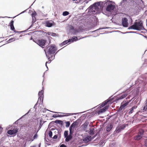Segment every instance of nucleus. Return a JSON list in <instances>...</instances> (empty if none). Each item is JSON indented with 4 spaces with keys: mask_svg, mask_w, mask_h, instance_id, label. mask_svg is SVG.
Segmentation results:
<instances>
[{
    "mask_svg": "<svg viewBox=\"0 0 147 147\" xmlns=\"http://www.w3.org/2000/svg\"><path fill=\"white\" fill-rule=\"evenodd\" d=\"M147 83V73L142 75L137 81L136 82V84L138 83V85H145Z\"/></svg>",
    "mask_w": 147,
    "mask_h": 147,
    "instance_id": "nucleus-4",
    "label": "nucleus"
},
{
    "mask_svg": "<svg viewBox=\"0 0 147 147\" xmlns=\"http://www.w3.org/2000/svg\"><path fill=\"white\" fill-rule=\"evenodd\" d=\"M69 14V12L67 11H65L63 12L62 15L63 16H65L68 15Z\"/></svg>",
    "mask_w": 147,
    "mask_h": 147,
    "instance_id": "nucleus-36",
    "label": "nucleus"
},
{
    "mask_svg": "<svg viewBox=\"0 0 147 147\" xmlns=\"http://www.w3.org/2000/svg\"><path fill=\"white\" fill-rule=\"evenodd\" d=\"M19 39L18 38L17 39H16V40H18ZM16 40V38H11L9 39L7 41L8 43L10 42L13 41H14Z\"/></svg>",
    "mask_w": 147,
    "mask_h": 147,
    "instance_id": "nucleus-29",
    "label": "nucleus"
},
{
    "mask_svg": "<svg viewBox=\"0 0 147 147\" xmlns=\"http://www.w3.org/2000/svg\"><path fill=\"white\" fill-rule=\"evenodd\" d=\"M18 129L17 127H14L12 129L8 130L7 133L10 135H16L18 132Z\"/></svg>",
    "mask_w": 147,
    "mask_h": 147,
    "instance_id": "nucleus-8",
    "label": "nucleus"
},
{
    "mask_svg": "<svg viewBox=\"0 0 147 147\" xmlns=\"http://www.w3.org/2000/svg\"><path fill=\"white\" fill-rule=\"evenodd\" d=\"M31 110L30 109L29 110V111L27 113H26L24 115H23V116H22V117L21 118H20L19 119H18L17 121H16L14 123V124H18V121H19V120H20L22 118H23L24 117V116L27 115V114H28V113H29V112Z\"/></svg>",
    "mask_w": 147,
    "mask_h": 147,
    "instance_id": "nucleus-24",
    "label": "nucleus"
},
{
    "mask_svg": "<svg viewBox=\"0 0 147 147\" xmlns=\"http://www.w3.org/2000/svg\"><path fill=\"white\" fill-rule=\"evenodd\" d=\"M102 1L97 2L91 5L87 9L88 12L95 14L100 12L102 8Z\"/></svg>",
    "mask_w": 147,
    "mask_h": 147,
    "instance_id": "nucleus-1",
    "label": "nucleus"
},
{
    "mask_svg": "<svg viewBox=\"0 0 147 147\" xmlns=\"http://www.w3.org/2000/svg\"><path fill=\"white\" fill-rule=\"evenodd\" d=\"M48 34L49 35H51L53 36H57V34L56 33L53 32H49Z\"/></svg>",
    "mask_w": 147,
    "mask_h": 147,
    "instance_id": "nucleus-38",
    "label": "nucleus"
},
{
    "mask_svg": "<svg viewBox=\"0 0 147 147\" xmlns=\"http://www.w3.org/2000/svg\"><path fill=\"white\" fill-rule=\"evenodd\" d=\"M88 36H86L85 37H82V38H79V40L81 39V38H86V37H88Z\"/></svg>",
    "mask_w": 147,
    "mask_h": 147,
    "instance_id": "nucleus-63",
    "label": "nucleus"
},
{
    "mask_svg": "<svg viewBox=\"0 0 147 147\" xmlns=\"http://www.w3.org/2000/svg\"><path fill=\"white\" fill-rule=\"evenodd\" d=\"M110 101V100H106L99 107L100 108L103 107L105 106L107 103Z\"/></svg>",
    "mask_w": 147,
    "mask_h": 147,
    "instance_id": "nucleus-20",
    "label": "nucleus"
},
{
    "mask_svg": "<svg viewBox=\"0 0 147 147\" xmlns=\"http://www.w3.org/2000/svg\"><path fill=\"white\" fill-rule=\"evenodd\" d=\"M3 130V128L0 126V133Z\"/></svg>",
    "mask_w": 147,
    "mask_h": 147,
    "instance_id": "nucleus-55",
    "label": "nucleus"
},
{
    "mask_svg": "<svg viewBox=\"0 0 147 147\" xmlns=\"http://www.w3.org/2000/svg\"><path fill=\"white\" fill-rule=\"evenodd\" d=\"M37 133V132H36V134H35L34 135L33 137V139H35L37 138V136H38Z\"/></svg>",
    "mask_w": 147,
    "mask_h": 147,
    "instance_id": "nucleus-47",
    "label": "nucleus"
},
{
    "mask_svg": "<svg viewBox=\"0 0 147 147\" xmlns=\"http://www.w3.org/2000/svg\"><path fill=\"white\" fill-rule=\"evenodd\" d=\"M69 136H71L72 138H73V136L72 134L73 133H74V130H73L71 129H69Z\"/></svg>",
    "mask_w": 147,
    "mask_h": 147,
    "instance_id": "nucleus-33",
    "label": "nucleus"
},
{
    "mask_svg": "<svg viewBox=\"0 0 147 147\" xmlns=\"http://www.w3.org/2000/svg\"><path fill=\"white\" fill-rule=\"evenodd\" d=\"M14 21L13 20H11L9 24V26H10V28L11 30H15V28L13 26Z\"/></svg>",
    "mask_w": 147,
    "mask_h": 147,
    "instance_id": "nucleus-15",
    "label": "nucleus"
},
{
    "mask_svg": "<svg viewBox=\"0 0 147 147\" xmlns=\"http://www.w3.org/2000/svg\"><path fill=\"white\" fill-rule=\"evenodd\" d=\"M128 33H136V32H135L134 31H130L129 32H127Z\"/></svg>",
    "mask_w": 147,
    "mask_h": 147,
    "instance_id": "nucleus-61",
    "label": "nucleus"
},
{
    "mask_svg": "<svg viewBox=\"0 0 147 147\" xmlns=\"http://www.w3.org/2000/svg\"><path fill=\"white\" fill-rule=\"evenodd\" d=\"M57 50V49L55 45H52L45 50L46 55L48 59H51L52 60H53L54 59L55 55L60 50L58 51L54 55V54Z\"/></svg>",
    "mask_w": 147,
    "mask_h": 147,
    "instance_id": "nucleus-2",
    "label": "nucleus"
},
{
    "mask_svg": "<svg viewBox=\"0 0 147 147\" xmlns=\"http://www.w3.org/2000/svg\"><path fill=\"white\" fill-rule=\"evenodd\" d=\"M109 107L106 106L103 108L100 109L98 111V113H101L105 112L108 109Z\"/></svg>",
    "mask_w": 147,
    "mask_h": 147,
    "instance_id": "nucleus-13",
    "label": "nucleus"
},
{
    "mask_svg": "<svg viewBox=\"0 0 147 147\" xmlns=\"http://www.w3.org/2000/svg\"><path fill=\"white\" fill-rule=\"evenodd\" d=\"M120 127L121 128V129H123L126 126L124 124H123L121 126H120Z\"/></svg>",
    "mask_w": 147,
    "mask_h": 147,
    "instance_id": "nucleus-46",
    "label": "nucleus"
},
{
    "mask_svg": "<svg viewBox=\"0 0 147 147\" xmlns=\"http://www.w3.org/2000/svg\"><path fill=\"white\" fill-rule=\"evenodd\" d=\"M120 126L117 127L116 128L115 131L116 133H118L122 130Z\"/></svg>",
    "mask_w": 147,
    "mask_h": 147,
    "instance_id": "nucleus-30",
    "label": "nucleus"
},
{
    "mask_svg": "<svg viewBox=\"0 0 147 147\" xmlns=\"http://www.w3.org/2000/svg\"><path fill=\"white\" fill-rule=\"evenodd\" d=\"M89 124V123L88 122L86 121L83 124V126L84 128H86L88 124Z\"/></svg>",
    "mask_w": 147,
    "mask_h": 147,
    "instance_id": "nucleus-35",
    "label": "nucleus"
},
{
    "mask_svg": "<svg viewBox=\"0 0 147 147\" xmlns=\"http://www.w3.org/2000/svg\"><path fill=\"white\" fill-rule=\"evenodd\" d=\"M128 0H123L121 1L120 3V5L122 6H124L127 3V1ZM131 0H129L130 1H131Z\"/></svg>",
    "mask_w": 147,
    "mask_h": 147,
    "instance_id": "nucleus-23",
    "label": "nucleus"
},
{
    "mask_svg": "<svg viewBox=\"0 0 147 147\" xmlns=\"http://www.w3.org/2000/svg\"><path fill=\"white\" fill-rule=\"evenodd\" d=\"M79 125V122L77 120L75 122H74L70 125L69 127V129L74 130V128L76 126H78Z\"/></svg>",
    "mask_w": 147,
    "mask_h": 147,
    "instance_id": "nucleus-10",
    "label": "nucleus"
},
{
    "mask_svg": "<svg viewBox=\"0 0 147 147\" xmlns=\"http://www.w3.org/2000/svg\"><path fill=\"white\" fill-rule=\"evenodd\" d=\"M26 10L23 11H22V12H21L19 14H18V15H17V16H18V15H19L20 14H22L23 13H24V12H25L26 11Z\"/></svg>",
    "mask_w": 147,
    "mask_h": 147,
    "instance_id": "nucleus-56",
    "label": "nucleus"
},
{
    "mask_svg": "<svg viewBox=\"0 0 147 147\" xmlns=\"http://www.w3.org/2000/svg\"><path fill=\"white\" fill-rule=\"evenodd\" d=\"M78 113H65V115H64L65 116H67L69 115H76Z\"/></svg>",
    "mask_w": 147,
    "mask_h": 147,
    "instance_id": "nucleus-31",
    "label": "nucleus"
},
{
    "mask_svg": "<svg viewBox=\"0 0 147 147\" xmlns=\"http://www.w3.org/2000/svg\"><path fill=\"white\" fill-rule=\"evenodd\" d=\"M64 138H65V141L67 142H69L72 138L71 136H70L69 135H68L66 136V137H65Z\"/></svg>",
    "mask_w": 147,
    "mask_h": 147,
    "instance_id": "nucleus-22",
    "label": "nucleus"
},
{
    "mask_svg": "<svg viewBox=\"0 0 147 147\" xmlns=\"http://www.w3.org/2000/svg\"><path fill=\"white\" fill-rule=\"evenodd\" d=\"M53 22L52 21H47L45 23V25L48 27H52L53 25Z\"/></svg>",
    "mask_w": 147,
    "mask_h": 147,
    "instance_id": "nucleus-12",
    "label": "nucleus"
},
{
    "mask_svg": "<svg viewBox=\"0 0 147 147\" xmlns=\"http://www.w3.org/2000/svg\"><path fill=\"white\" fill-rule=\"evenodd\" d=\"M132 1V0H131V1H130L129 0H128L127 1V3H129L131 2Z\"/></svg>",
    "mask_w": 147,
    "mask_h": 147,
    "instance_id": "nucleus-62",
    "label": "nucleus"
},
{
    "mask_svg": "<svg viewBox=\"0 0 147 147\" xmlns=\"http://www.w3.org/2000/svg\"><path fill=\"white\" fill-rule=\"evenodd\" d=\"M78 40L77 37L73 36L71 39H70V43L74 42V41H76Z\"/></svg>",
    "mask_w": 147,
    "mask_h": 147,
    "instance_id": "nucleus-19",
    "label": "nucleus"
},
{
    "mask_svg": "<svg viewBox=\"0 0 147 147\" xmlns=\"http://www.w3.org/2000/svg\"><path fill=\"white\" fill-rule=\"evenodd\" d=\"M137 106H134L131 108L128 111V114L129 115L131 114L133 112H134V110L136 109L137 108Z\"/></svg>",
    "mask_w": 147,
    "mask_h": 147,
    "instance_id": "nucleus-17",
    "label": "nucleus"
},
{
    "mask_svg": "<svg viewBox=\"0 0 147 147\" xmlns=\"http://www.w3.org/2000/svg\"><path fill=\"white\" fill-rule=\"evenodd\" d=\"M43 97L39 96L38 99V101L39 100L40 101H41L43 102Z\"/></svg>",
    "mask_w": 147,
    "mask_h": 147,
    "instance_id": "nucleus-39",
    "label": "nucleus"
},
{
    "mask_svg": "<svg viewBox=\"0 0 147 147\" xmlns=\"http://www.w3.org/2000/svg\"><path fill=\"white\" fill-rule=\"evenodd\" d=\"M53 133L51 131H49V136L50 138H52V136Z\"/></svg>",
    "mask_w": 147,
    "mask_h": 147,
    "instance_id": "nucleus-42",
    "label": "nucleus"
},
{
    "mask_svg": "<svg viewBox=\"0 0 147 147\" xmlns=\"http://www.w3.org/2000/svg\"><path fill=\"white\" fill-rule=\"evenodd\" d=\"M99 28V30H100V29H105V28Z\"/></svg>",
    "mask_w": 147,
    "mask_h": 147,
    "instance_id": "nucleus-64",
    "label": "nucleus"
},
{
    "mask_svg": "<svg viewBox=\"0 0 147 147\" xmlns=\"http://www.w3.org/2000/svg\"><path fill=\"white\" fill-rule=\"evenodd\" d=\"M144 28L143 23L141 21L135 22L133 25L128 28V29H133L138 30H142Z\"/></svg>",
    "mask_w": 147,
    "mask_h": 147,
    "instance_id": "nucleus-3",
    "label": "nucleus"
},
{
    "mask_svg": "<svg viewBox=\"0 0 147 147\" xmlns=\"http://www.w3.org/2000/svg\"><path fill=\"white\" fill-rule=\"evenodd\" d=\"M123 109H124V108H123V107H122V105H121V106H120L119 108V109L118 111H120L122 110Z\"/></svg>",
    "mask_w": 147,
    "mask_h": 147,
    "instance_id": "nucleus-48",
    "label": "nucleus"
},
{
    "mask_svg": "<svg viewBox=\"0 0 147 147\" xmlns=\"http://www.w3.org/2000/svg\"><path fill=\"white\" fill-rule=\"evenodd\" d=\"M51 59L49 60L48 61H47L46 62V63H47H47H51Z\"/></svg>",
    "mask_w": 147,
    "mask_h": 147,
    "instance_id": "nucleus-59",
    "label": "nucleus"
},
{
    "mask_svg": "<svg viewBox=\"0 0 147 147\" xmlns=\"http://www.w3.org/2000/svg\"><path fill=\"white\" fill-rule=\"evenodd\" d=\"M68 28L69 30V33L71 35H76L78 32V31L71 25L69 26Z\"/></svg>",
    "mask_w": 147,
    "mask_h": 147,
    "instance_id": "nucleus-7",
    "label": "nucleus"
},
{
    "mask_svg": "<svg viewBox=\"0 0 147 147\" xmlns=\"http://www.w3.org/2000/svg\"><path fill=\"white\" fill-rule=\"evenodd\" d=\"M36 12L34 11V12L33 13L31 14L32 17H35L36 16Z\"/></svg>",
    "mask_w": 147,
    "mask_h": 147,
    "instance_id": "nucleus-45",
    "label": "nucleus"
},
{
    "mask_svg": "<svg viewBox=\"0 0 147 147\" xmlns=\"http://www.w3.org/2000/svg\"><path fill=\"white\" fill-rule=\"evenodd\" d=\"M70 39H69L67 40H66L64 41L63 42H62V43L60 44L59 45L60 47H61L63 45H65L67 44L69 42L70 43Z\"/></svg>",
    "mask_w": 147,
    "mask_h": 147,
    "instance_id": "nucleus-16",
    "label": "nucleus"
},
{
    "mask_svg": "<svg viewBox=\"0 0 147 147\" xmlns=\"http://www.w3.org/2000/svg\"><path fill=\"white\" fill-rule=\"evenodd\" d=\"M145 145L146 147H147V140L145 142Z\"/></svg>",
    "mask_w": 147,
    "mask_h": 147,
    "instance_id": "nucleus-60",
    "label": "nucleus"
},
{
    "mask_svg": "<svg viewBox=\"0 0 147 147\" xmlns=\"http://www.w3.org/2000/svg\"><path fill=\"white\" fill-rule=\"evenodd\" d=\"M123 109H124V108H123V107H122V105H121V106H120L119 108V109L118 111H120L122 110Z\"/></svg>",
    "mask_w": 147,
    "mask_h": 147,
    "instance_id": "nucleus-49",
    "label": "nucleus"
},
{
    "mask_svg": "<svg viewBox=\"0 0 147 147\" xmlns=\"http://www.w3.org/2000/svg\"><path fill=\"white\" fill-rule=\"evenodd\" d=\"M52 122L56 123H59L61 125H63V121L60 120H57L55 121H53Z\"/></svg>",
    "mask_w": 147,
    "mask_h": 147,
    "instance_id": "nucleus-26",
    "label": "nucleus"
},
{
    "mask_svg": "<svg viewBox=\"0 0 147 147\" xmlns=\"http://www.w3.org/2000/svg\"><path fill=\"white\" fill-rule=\"evenodd\" d=\"M55 132H56V133H57L58 134L57 135L56 134L55 135H54L53 137V139H56L57 138L59 131L57 129H56L55 130Z\"/></svg>",
    "mask_w": 147,
    "mask_h": 147,
    "instance_id": "nucleus-32",
    "label": "nucleus"
},
{
    "mask_svg": "<svg viewBox=\"0 0 147 147\" xmlns=\"http://www.w3.org/2000/svg\"><path fill=\"white\" fill-rule=\"evenodd\" d=\"M46 41L45 40L41 39L39 40L38 42V44L41 47L44 46L45 45Z\"/></svg>",
    "mask_w": 147,
    "mask_h": 147,
    "instance_id": "nucleus-11",
    "label": "nucleus"
},
{
    "mask_svg": "<svg viewBox=\"0 0 147 147\" xmlns=\"http://www.w3.org/2000/svg\"><path fill=\"white\" fill-rule=\"evenodd\" d=\"M52 117L54 118H56L57 117H58V115L55 114L53 115Z\"/></svg>",
    "mask_w": 147,
    "mask_h": 147,
    "instance_id": "nucleus-52",
    "label": "nucleus"
},
{
    "mask_svg": "<svg viewBox=\"0 0 147 147\" xmlns=\"http://www.w3.org/2000/svg\"><path fill=\"white\" fill-rule=\"evenodd\" d=\"M113 125L111 123L108 125L106 126V131L107 132H109L113 127Z\"/></svg>",
    "mask_w": 147,
    "mask_h": 147,
    "instance_id": "nucleus-14",
    "label": "nucleus"
},
{
    "mask_svg": "<svg viewBox=\"0 0 147 147\" xmlns=\"http://www.w3.org/2000/svg\"><path fill=\"white\" fill-rule=\"evenodd\" d=\"M65 123L66 124L65 126L66 127H69L70 125V123L69 121H65Z\"/></svg>",
    "mask_w": 147,
    "mask_h": 147,
    "instance_id": "nucleus-34",
    "label": "nucleus"
},
{
    "mask_svg": "<svg viewBox=\"0 0 147 147\" xmlns=\"http://www.w3.org/2000/svg\"><path fill=\"white\" fill-rule=\"evenodd\" d=\"M137 1H138V2L140 3L141 2H143V1L142 0H136Z\"/></svg>",
    "mask_w": 147,
    "mask_h": 147,
    "instance_id": "nucleus-57",
    "label": "nucleus"
},
{
    "mask_svg": "<svg viewBox=\"0 0 147 147\" xmlns=\"http://www.w3.org/2000/svg\"><path fill=\"white\" fill-rule=\"evenodd\" d=\"M127 95V94L126 93H124L123 94L119 96L118 97V99L120 100L124 98H125V97H126Z\"/></svg>",
    "mask_w": 147,
    "mask_h": 147,
    "instance_id": "nucleus-25",
    "label": "nucleus"
},
{
    "mask_svg": "<svg viewBox=\"0 0 147 147\" xmlns=\"http://www.w3.org/2000/svg\"><path fill=\"white\" fill-rule=\"evenodd\" d=\"M123 109H124V108H123V107H122V105H121V106H120L119 108V109L118 111H120L122 110Z\"/></svg>",
    "mask_w": 147,
    "mask_h": 147,
    "instance_id": "nucleus-50",
    "label": "nucleus"
},
{
    "mask_svg": "<svg viewBox=\"0 0 147 147\" xmlns=\"http://www.w3.org/2000/svg\"><path fill=\"white\" fill-rule=\"evenodd\" d=\"M64 117V115H58V117Z\"/></svg>",
    "mask_w": 147,
    "mask_h": 147,
    "instance_id": "nucleus-54",
    "label": "nucleus"
},
{
    "mask_svg": "<svg viewBox=\"0 0 147 147\" xmlns=\"http://www.w3.org/2000/svg\"><path fill=\"white\" fill-rule=\"evenodd\" d=\"M91 137L90 136H88L85 138L84 140V141L85 143H86L91 141Z\"/></svg>",
    "mask_w": 147,
    "mask_h": 147,
    "instance_id": "nucleus-18",
    "label": "nucleus"
},
{
    "mask_svg": "<svg viewBox=\"0 0 147 147\" xmlns=\"http://www.w3.org/2000/svg\"><path fill=\"white\" fill-rule=\"evenodd\" d=\"M42 110L43 112L44 113V112H46V111H49V110H48L47 109H46V108H44L43 109H42Z\"/></svg>",
    "mask_w": 147,
    "mask_h": 147,
    "instance_id": "nucleus-51",
    "label": "nucleus"
},
{
    "mask_svg": "<svg viewBox=\"0 0 147 147\" xmlns=\"http://www.w3.org/2000/svg\"><path fill=\"white\" fill-rule=\"evenodd\" d=\"M105 144V141L104 140H102L101 141H100L99 143L98 144L99 145L101 146V147H102V146L103 145H104Z\"/></svg>",
    "mask_w": 147,
    "mask_h": 147,
    "instance_id": "nucleus-28",
    "label": "nucleus"
},
{
    "mask_svg": "<svg viewBox=\"0 0 147 147\" xmlns=\"http://www.w3.org/2000/svg\"><path fill=\"white\" fill-rule=\"evenodd\" d=\"M44 88L42 87V89L40 91H39L38 93V96L43 97L44 95Z\"/></svg>",
    "mask_w": 147,
    "mask_h": 147,
    "instance_id": "nucleus-21",
    "label": "nucleus"
},
{
    "mask_svg": "<svg viewBox=\"0 0 147 147\" xmlns=\"http://www.w3.org/2000/svg\"><path fill=\"white\" fill-rule=\"evenodd\" d=\"M32 23H34L35 22V20H36V18L35 17H32Z\"/></svg>",
    "mask_w": 147,
    "mask_h": 147,
    "instance_id": "nucleus-43",
    "label": "nucleus"
},
{
    "mask_svg": "<svg viewBox=\"0 0 147 147\" xmlns=\"http://www.w3.org/2000/svg\"><path fill=\"white\" fill-rule=\"evenodd\" d=\"M115 8V6L112 4H110L108 5L106 7V11H102L103 14L107 16L108 17L110 16L112 13L111 11L113 10Z\"/></svg>",
    "mask_w": 147,
    "mask_h": 147,
    "instance_id": "nucleus-5",
    "label": "nucleus"
},
{
    "mask_svg": "<svg viewBox=\"0 0 147 147\" xmlns=\"http://www.w3.org/2000/svg\"><path fill=\"white\" fill-rule=\"evenodd\" d=\"M136 98H135V99L133 100L135 104H136L138 102L139 100L140 99L139 98H137L136 100H134L135 99H136Z\"/></svg>",
    "mask_w": 147,
    "mask_h": 147,
    "instance_id": "nucleus-40",
    "label": "nucleus"
},
{
    "mask_svg": "<svg viewBox=\"0 0 147 147\" xmlns=\"http://www.w3.org/2000/svg\"><path fill=\"white\" fill-rule=\"evenodd\" d=\"M69 135H68V131L67 130H66L64 131V137H66V136Z\"/></svg>",
    "mask_w": 147,
    "mask_h": 147,
    "instance_id": "nucleus-37",
    "label": "nucleus"
},
{
    "mask_svg": "<svg viewBox=\"0 0 147 147\" xmlns=\"http://www.w3.org/2000/svg\"><path fill=\"white\" fill-rule=\"evenodd\" d=\"M129 103V102H127L124 103L122 105V107H123L124 108V107L128 105Z\"/></svg>",
    "mask_w": 147,
    "mask_h": 147,
    "instance_id": "nucleus-41",
    "label": "nucleus"
},
{
    "mask_svg": "<svg viewBox=\"0 0 147 147\" xmlns=\"http://www.w3.org/2000/svg\"><path fill=\"white\" fill-rule=\"evenodd\" d=\"M32 27V25H31L29 27V28L28 29H27V30H24L23 31H16V30H14L13 31H14V32H16V33H21L22 32H26L31 27Z\"/></svg>",
    "mask_w": 147,
    "mask_h": 147,
    "instance_id": "nucleus-27",
    "label": "nucleus"
},
{
    "mask_svg": "<svg viewBox=\"0 0 147 147\" xmlns=\"http://www.w3.org/2000/svg\"><path fill=\"white\" fill-rule=\"evenodd\" d=\"M37 103L34 105V108L35 109V110L36 109V106L37 105Z\"/></svg>",
    "mask_w": 147,
    "mask_h": 147,
    "instance_id": "nucleus-58",
    "label": "nucleus"
},
{
    "mask_svg": "<svg viewBox=\"0 0 147 147\" xmlns=\"http://www.w3.org/2000/svg\"><path fill=\"white\" fill-rule=\"evenodd\" d=\"M143 110L144 111H147V104H146L143 108Z\"/></svg>",
    "mask_w": 147,
    "mask_h": 147,
    "instance_id": "nucleus-44",
    "label": "nucleus"
},
{
    "mask_svg": "<svg viewBox=\"0 0 147 147\" xmlns=\"http://www.w3.org/2000/svg\"><path fill=\"white\" fill-rule=\"evenodd\" d=\"M144 131L143 130L141 129L139 130L138 134L134 137V139L135 140H139L142 138Z\"/></svg>",
    "mask_w": 147,
    "mask_h": 147,
    "instance_id": "nucleus-6",
    "label": "nucleus"
},
{
    "mask_svg": "<svg viewBox=\"0 0 147 147\" xmlns=\"http://www.w3.org/2000/svg\"><path fill=\"white\" fill-rule=\"evenodd\" d=\"M128 20L126 18H123L122 20V24L124 27H127L128 26Z\"/></svg>",
    "mask_w": 147,
    "mask_h": 147,
    "instance_id": "nucleus-9",
    "label": "nucleus"
},
{
    "mask_svg": "<svg viewBox=\"0 0 147 147\" xmlns=\"http://www.w3.org/2000/svg\"><path fill=\"white\" fill-rule=\"evenodd\" d=\"M60 147H67V146L64 144H62L60 146Z\"/></svg>",
    "mask_w": 147,
    "mask_h": 147,
    "instance_id": "nucleus-53",
    "label": "nucleus"
}]
</instances>
